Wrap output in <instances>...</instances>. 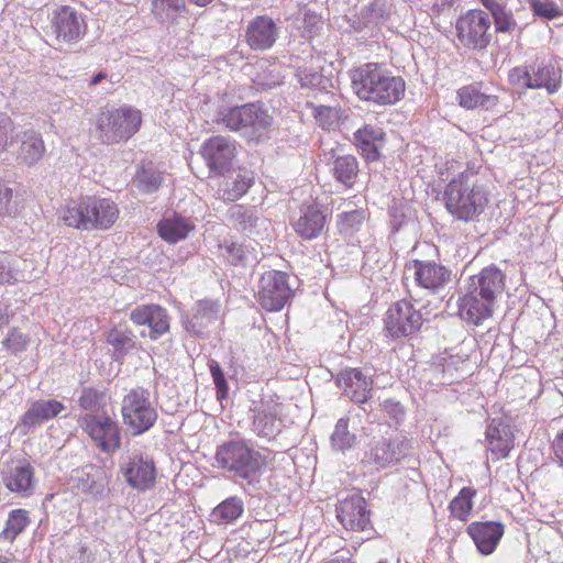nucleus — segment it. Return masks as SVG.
Wrapping results in <instances>:
<instances>
[{"instance_id": "nucleus-1", "label": "nucleus", "mask_w": 563, "mask_h": 563, "mask_svg": "<svg viewBox=\"0 0 563 563\" xmlns=\"http://www.w3.org/2000/svg\"><path fill=\"white\" fill-rule=\"evenodd\" d=\"M443 201L446 211L455 220L471 222L484 212L488 203V192L478 184L475 173L464 170L445 186Z\"/></svg>"}, {"instance_id": "nucleus-2", "label": "nucleus", "mask_w": 563, "mask_h": 563, "mask_svg": "<svg viewBox=\"0 0 563 563\" xmlns=\"http://www.w3.org/2000/svg\"><path fill=\"white\" fill-rule=\"evenodd\" d=\"M352 88L363 100L394 104L405 93V80L377 64H365L351 73Z\"/></svg>"}, {"instance_id": "nucleus-3", "label": "nucleus", "mask_w": 563, "mask_h": 563, "mask_svg": "<svg viewBox=\"0 0 563 563\" xmlns=\"http://www.w3.org/2000/svg\"><path fill=\"white\" fill-rule=\"evenodd\" d=\"M266 463L265 456L242 439L222 443L214 456V466L253 487L260 484Z\"/></svg>"}, {"instance_id": "nucleus-4", "label": "nucleus", "mask_w": 563, "mask_h": 563, "mask_svg": "<svg viewBox=\"0 0 563 563\" xmlns=\"http://www.w3.org/2000/svg\"><path fill=\"white\" fill-rule=\"evenodd\" d=\"M214 121L249 141L260 142L266 137L273 117L261 103H246L220 108Z\"/></svg>"}, {"instance_id": "nucleus-5", "label": "nucleus", "mask_w": 563, "mask_h": 563, "mask_svg": "<svg viewBox=\"0 0 563 563\" xmlns=\"http://www.w3.org/2000/svg\"><path fill=\"white\" fill-rule=\"evenodd\" d=\"M141 124L142 113L133 107L106 110L96 120L97 137L107 145L126 142L140 130Z\"/></svg>"}, {"instance_id": "nucleus-6", "label": "nucleus", "mask_w": 563, "mask_h": 563, "mask_svg": "<svg viewBox=\"0 0 563 563\" xmlns=\"http://www.w3.org/2000/svg\"><path fill=\"white\" fill-rule=\"evenodd\" d=\"M121 415L132 435L150 430L157 420V410L152 405L150 391L143 387L132 388L122 399Z\"/></svg>"}, {"instance_id": "nucleus-7", "label": "nucleus", "mask_w": 563, "mask_h": 563, "mask_svg": "<svg viewBox=\"0 0 563 563\" xmlns=\"http://www.w3.org/2000/svg\"><path fill=\"white\" fill-rule=\"evenodd\" d=\"M422 323L421 312L410 301L400 300L386 311L384 332L390 339H400L419 331Z\"/></svg>"}, {"instance_id": "nucleus-8", "label": "nucleus", "mask_w": 563, "mask_h": 563, "mask_svg": "<svg viewBox=\"0 0 563 563\" xmlns=\"http://www.w3.org/2000/svg\"><path fill=\"white\" fill-rule=\"evenodd\" d=\"M292 295L287 274L279 271L265 272L258 282L257 300L267 311H279Z\"/></svg>"}, {"instance_id": "nucleus-9", "label": "nucleus", "mask_w": 563, "mask_h": 563, "mask_svg": "<svg viewBox=\"0 0 563 563\" xmlns=\"http://www.w3.org/2000/svg\"><path fill=\"white\" fill-rule=\"evenodd\" d=\"M490 20L482 10H471L456 22L459 41L467 48L483 49L492 38Z\"/></svg>"}, {"instance_id": "nucleus-10", "label": "nucleus", "mask_w": 563, "mask_h": 563, "mask_svg": "<svg viewBox=\"0 0 563 563\" xmlns=\"http://www.w3.org/2000/svg\"><path fill=\"white\" fill-rule=\"evenodd\" d=\"M84 431L103 452H114L121 445L120 428L108 415L86 413L78 420Z\"/></svg>"}, {"instance_id": "nucleus-11", "label": "nucleus", "mask_w": 563, "mask_h": 563, "mask_svg": "<svg viewBox=\"0 0 563 563\" xmlns=\"http://www.w3.org/2000/svg\"><path fill=\"white\" fill-rule=\"evenodd\" d=\"M200 153L209 168V173L220 176L231 169L236 155V145L230 137L222 135L211 136L203 142Z\"/></svg>"}, {"instance_id": "nucleus-12", "label": "nucleus", "mask_w": 563, "mask_h": 563, "mask_svg": "<svg viewBox=\"0 0 563 563\" xmlns=\"http://www.w3.org/2000/svg\"><path fill=\"white\" fill-rule=\"evenodd\" d=\"M336 518L345 530L367 534L373 530L366 501L360 495H352L340 500L336 505Z\"/></svg>"}, {"instance_id": "nucleus-13", "label": "nucleus", "mask_w": 563, "mask_h": 563, "mask_svg": "<svg viewBox=\"0 0 563 563\" xmlns=\"http://www.w3.org/2000/svg\"><path fill=\"white\" fill-rule=\"evenodd\" d=\"M130 320L135 325H146L147 336L152 341L158 340L169 331L170 317L165 308L156 303L139 305L130 312Z\"/></svg>"}, {"instance_id": "nucleus-14", "label": "nucleus", "mask_w": 563, "mask_h": 563, "mask_svg": "<svg viewBox=\"0 0 563 563\" xmlns=\"http://www.w3.org/2000/svg\"><path fill=\"white\" fill-rule=\"evenodd\" d=\"M406 267L413 271L417 285L431 292H437L451 282V271L433 261L413 260Z\"/></svg>"}, {"instance_id": "nucleus-15", "label": "nucleus", "mask_w": 563, "mask_h": 563, "mask_svg": "<svg viewBox=\"0 0 563 563\" xmlns=\"http://www.w3.org/2000/svg\"><path fill=\"white\" fill-rule=\"evenodd\" d=\"M251 410L253 412L251 430L258 438L272 440L282 432L283 421L279 417L278 404L260 401L254 404Z\"/></svg>"}, {"instance_id": "nucleus-16", "label": "nucleus", "mask_w": 563, "mask_h": 563, "mask_svg": "<svg viewBox=\"0 0 563 563\" xmlns=\"http://www.w3.org/2000/svg\"><path fill=\"white\" fill-rule=\"evenodd\" d=\"M52 27L57 40L70 43L84 35L86 23L74 8L65 5L54 11Z\"/></svg>"}, {"instance_id": "nucleus-17", "label": "nucleus", "mask_w": 563, "mask_h": 563, "mask_svg": "<svg viewBox=\"0 0 563 563\" xmlns=\"http://www.w3.org/2000/svg\"><path fill=\"white\" fill-rule=\"evenodd\" d=\"M2 481L11 493L30 497L36 487L35 470L26 460H19L3 472Z\"/></svg>"}, {"instance_id": "nucleus-18", "label": "nucleus", "mask_w": 563, "mask_h": 563, "mask_svg": "<svg viewBox=\"0 0 563 563\" xmlns=\"http://www.w3.org/2000/svg\"><path fill=\"white\" fill-rule=\"evenodd\" d=\"M410 450V441L404 434L398 433L389 440L380 439L374 441L369 457L378 467H385L407 456Z\"/></svg>"}, {"instance_id": "nucleus-19", "label": "nucleus", "mask_w": 563, "mask_h": 563, "mask_svg": "<svg viewBox=\"0 0 563 563\" xmlns=\"http://www.w3.org/2000/svg\"><path fill=\"white\" fill-rule=\"evenodd\" d=\"M495 305L496 302L479 296L471 286H467L466 294L457 300L459 316L471 324L479 325L492 317Z\"/></svg>"}, {"instance_id": "nucleus-20", "label": "nucleus", "mask_w": 563, "mask_h": 563, "mask_svg": "<svg viewBox=\"0 0 563 563\" xmlns=\"http://www.w3.org/2000/svg\"><path fill=\"white\" fill-rule=\"evenodd\" d=\"M468 286L479 296L496 302L505 291L506 275L497 266L489 265L481 269L478 274L473 275L470 278Z\"/></svg>"}, {"instance_id": "nucleus-21", "label": "nucleus", "mask_w": 563, "mask_h": 563, "mask_svg": "<svg viewBox=\"0 0 563 563\" xmlns=\"http://www.w3.org/2000/svg\"><path fill=\"white\" fill-rule=\"evenodd\" d=\"M466 532L479 553L489 555L504 536L505 527L499 521H474L467 526Z\"/></svg>"}, {"instance_id": "nucleus-22", "label": "nucleus", "mask_w": 563, "mask_h": 563, "mask_svg": "<svg viewBox=\"0 0 563 563\" xmlns=\"http://www.w3.org/2000/svg\"><path fill=\"white\" fill-rule=\"evenodd\" d=\"M343 394L356 404H364L371 396L372 380L358 368L342 369L335 378Z\"/></svg>"}, {"instance_id": "nucleus-23", "label": "nucleus", "mask_w": 563, "mask_h": 563, "mask_svg": "<svg viewBox=\"0 0 563 563\" xmlns=\"http://www.w3.org/2000/svg\"><path fill=\"white\" fill-rule=\"evenodd\" d=\"M64 409L65 406L55 399H42L33 401L21 417L16 429H19L20 432L25 435L31 429L41 426L43 422L49 419L55 418Z\"/></svg>"}, {"instance_id": "nucleus-24", "label": "nucleus", "mask_w": 563, "mask_h": 563, "mask_svg": "<svg viewBox=\"0 0 563 563\" xmlns=\"http://www.w3.org/2000/svg\"><path fill=\"white\" fill-rule=\"evenodd\" d=\"M123 475L131 487L139 490L148 489L154 485L156 478L154 462L141 454L133 455L123 468Z\"/></svg>"}, {"instance_id": "nucleus-25", "label": "nucleus", "mask_w": 563, "mask_h": 563, "mask_svg": "<svg viewBox=\"0 0 563 563\" xmlns=\"http://www.w3.org/2000/svg\"><path fill=\"white\" fill-rule=\"evenodd\" d=\"M278 36V27L273 19L260 15L253 19L245 32V38L252 49L265 51L271 48Z\"/></svg>"}, {"instance_id": "nucleus-26", "label": "nucleus", "mask_w": 563, "mask_h": 563, "mask_svg": "<svg viewBox=\"0 0 563 563\" xmlns=\"http://www.w3.org/2000/svg\"><path fill=\"white\" fill-rule=\"evenodd\" d=\"M219 317V305L212 300H200L191 309L190 316L184 321L188 332L195 335H205L210 325Z\"/></svg>"}, {"instance_id": "nucleus-27", "label": "nucleus", "mask_w": 563, "mask_h": 563, "mask_svg": "<svg viewBox=\"0 0 563 563\" xmlns=\"http://www.w3.org/2000/svg\"><path fill=\"white\" fill-rule=\"evenodd\" d=\"M325 223V214L319 207L310 205L300 210V216L292 222V227L302 239L312 240L321 234Z\"/></svg>"}, {"instance_id": "nucleus-28", "label": "nucleus", "mask_w": 563, "mask_h": 563, "mask_svg": "<svg viewBox=\"0 0 563 563\" xmlns=\"http://www.w3.org/2000/svg\"><path fill=\"white\" fill-rule=\"evenodd\" d=\"M384 131L373 124H365L354 133V143L366 161L374 162L379 157V150L384 145Z\"/></svg>"}, {"instance_id": "nucleus-29", "label": "nucleus", "mask_w": 563, "mask_h": 563, "mask_svg": "<svg viewBox=\"0 0 563 563\" xmlns=\"http://www.w3.org/2000/svg\"><path fill=\"white\" fill-rule=\"evenodd\" d=\"M89 230L109 229L119 217L118 206L110 199L89 197Z\"/></svg>"}, {"instance_id": "nucleus-30", "label": "nucleus", "mask_w": 563, "mask_h": 563, "mask_svg": "<svg viewBox=\"0 0 563 563\" xmlns=\"http://www.w3.org/2000/svg\"><path fill=\"white\" fill-rule=\"evenodd\" d=\"M488 450L496 459L506 457L512 448L509 427L500 419H493L486 429Z\"/></svg>"}, {"instance_id": "nucleus-31", "label": "nucleus", "mask_w": 563, "mask_h": 563, "mask_svg": "<svg viewBox=\"0 0 563 563\" xmlns=\"http://www.w3.org/2000/svg\"><path fill=\"white\" fill-rule=\"evenodd\" d=\"M194 228L195 225L190 219L177 213L166 214L157 224L159 236L170 244L186 239Z\"/></svg>"}, {"instance_id": "nucleus-32", "label": "nucleus", "mask_w": 563, "mask_h": 563, "mask_svg": "<svg viewBox=\"0 0 563 563\" xmlns=\"http://www.w3.org/2000/svg\"><path fill=\"white\" fill-rule=\"evenodd\" d=\"M531 89H545L549 95L555 93L562 85V70L552 63H537L533 82L526 79Z\"/></svg>"}, {"instance_id": "nucleus-33", "label": "nucleus", "mask_w": 563, "mask_h": 563, "mask_svg": "<svg viewBox=\"0 0 563 563\" xmlns=\"http://www.w3.org/2000/svg\"><path fill=\"white\" fill-rule=\"evenodd\" d=\"M89 197L68 201L60 210L59 219L68 227L89 230Z\"/></svg>"}, {"instance_id": "nucleus-34", "label": "nucleus", "mask_w": 563, "mask_h": 563, "mask_svg": "<svg viewBox=\"0 0 563 563\" xmlns=\"http://www.w3.org/2000/svg\"><path fill=\"white\" fill-rule=\"evenodd\" d=\"M20 140L19 157L27 165L37 163L45 153L42 135L34 130H25Z\"/></svg>"}, {"instance_id": "nucleus-35", "label": "nucleus", "mask_w": 563, "mask_h": 563, "mask_svg": "<svg viewBox=\"0 0 563 563\" xmlns=\"http://www.w3.org/2000/svg\"><path fill=\"white\" fill-rule=\"evenodd\" d=\"M486 10L494 18L496 32L506 33L515 30L517 23L512 12L504 0H481Z\"/></svg>"}, {"instance_id": "nucleus-36", "label": "nucleus", "mask_w": 563, "mask_h": 563, "mask_svg": "<svg viewBox=\"0 0 563 563\" xmlns=\"http://www.w3.org/2000/svg\"><path fill=\"white\" fill-rule=\"evenodd\" d=\"M459 103L465 109H490L496 106L497 98L482 92L477 87L470 85L457 91Z\"/></svg>"}, {"instance_id": "nucleus-37", "label": "nucleus", "mask_w": 563, "mask_h": 563, "mask_svg": "<svg viewBox=\"0 0 563 563\" xmlns=\"http://www.w3.org/2000/svg\"><path fill=\"white\" fill-rule=\"evenodd\" d=\"M163 181V172L152 163L143 164L136 172L133 184L144 194L155 192Z\"/></svg>"}, {"instance_id": "nucleus-38", "label": "nucleus", "mask_w": 563, "mask_h": 563, "mask_svg": "<svg viewBox=\"0 0 563 563\" xmlns=\"http://www.w3.org/2000/svg\"><path fill=\"white\" fill-rule=\"evenodd\" d=\"M244 503L238 496H231L220 503L211 512L212 521L218 525H229L242 516Z\"/></svg>"}, {"instance_id": "nucleus-39", "label": "nucleus", "mask_w": 563, "mask_h": 563, "mask_svg": "<svg viewBox=\"0 0 563 563\" xmlns=\"http://www.w3.org/2000/svg\"><path fill=\"white\" fill-rule=\"evenodd\" d=\"M333 177L347 188H351L358 174V162L352 155L339 156L332 166Z\"/></svg>"}, {"instance_id": "nucleus-40", "label": "nucleus", "mask_w": 563, "mask_h": 563, "mask_svg": "<svg viewBox=\"0 0 563 563\" xmlns=\"http://www.w3.org/2000/svg\"><path fill=\"white\" fill-rule=\"evenodd\" d=\"M108 342L113 347L117 360L124 357L135 349V336L129 329H112L108 334Z\"/></svg>"}, {"instance_id": "nucleus-41", "label": "nucleus", "mask_w": 563, "mask_h": 563, "mask_svg": "<svg viewBox=\"0 0 563 563\" xmlns=\"http://www.w3.org/2000/svg\"><path fill=\"white\" fill-rule=\"evenodd\" d=\"M475 496V489L471 487H463L457 496H455L449 504L451 516L457 520L466 521L472 514L473 498Z\"/></svg>"}, {"instance_id": "nucleus-42", "label": "nucleus", "mask_w": 563, "mask_h": 563, "mask_svg": "<svg viewBox=\"0 0 563 563\" xmlns=\"http://www.w3.org/2000/svg\"><path fill=\"white\" fill-rule=\"evenodd\" d=\"M30 525L29 512L25 509H13L9 512L5 527L0 533V538L13 542Z\"/></svg>"}, {"instance_id": "nucleus-43", "label": "nucleus", "mask_w": 563, "mask_h": 563, "mask_svg": "<svg viewBox=\"0 0 563 563\" xmlns=\"http://www.w3.org/2000/svg\"><path fill=\"white\" fill-rule=\"evenodd\" d=\"M394 10L393 0H373L363 12V21L366 26H376L384 23Z\"/></svg>"}, {"instance_id": "nucleus-44", "label": "nucleus", "mask_w": 563, "mask_h": 563, "mask_svg": "<svg viewBox=\"0 0 563 563\" xmlns=\"http://www.w3.org/2000/svg\"><path fill=\"white\" fill-rule=\"evenodd\" d=\"M185 0H153L152 10L162 23L175 21L184 11Z\"/></svg>"}, {"instance_id": "nucleus-45", "label": "nucleus", "mask_w": 563, "mask_h": 563, "mask_svg": "<svg viewBox=\"0 0 563 563\" xmlns=\"http://www.w3.org/2000/svg\"><path fill=\"white\" fill-rule=\"evenodd\" d=\"M253 185V177L238 175L232 181L223 183L219 192L224 200L234 201L245 195Z\"/></svg>"}, {"instance_id": "nucleus-46", "label": "nucleus", "mask_w": 563, "mask_h": 563, "mask_svg": "<svg viewBox=\"0 0 563 563\" xmlns=\"http://www.w3.org/2000/svg\"><path fill=\"white\" fill-rule=\"evenodd\" d=\"M19 263L18 258L0 252V285L14 284L24 278Z\"/></svg>"}, {"instance_id": "nucleus-47", "label": "nucleus", "mask_w": 563, "mask_h": 563, "mask_svg": "<svg viewBox=\"0 0 563 563\" xmlns=\"http://www.w3.org/2000/svg\"><path fill=\"white\" fill-rule=\"evenodd\" d=\"M229 214L233 223L243 231H252L258 221L256 211L242 205L231 207Z\"/></svg>"}, {"instance_id": "nucleus-48", "label": "nucleus", "mask_w": 563, "mask_h": 563, "mask_svg": "<svg viewBox=\"0 0 563 563\" xmlns=\"http://www.w3.org/2000/svg\"><path fill=\"white\" fill-rule=\"evenodd\" d=\"M20 196L5 184L0 183V217H14L20 212Z\"/></svg>"}, {"instance_id": "nucleus-49", "label": "nucleus", "mask_w": 563, "mask_h": 563, "mask_svg": "<svg viewBox=\"0 0 563 563\" xmlns=\"http://www.w3.org/2000/svg\"><path fill=\"white\" fill-rule=\"evenodd\" d=\"M347 419H339L331 435L332 446L338 451H345L354 444L355 435L347 430Z\"/></svg>"}, {"instance_id": "nucleus-50", "label": "nucleus", "mask_w": 563, "mask_h": 563, "mask_svg": "<svg viewBox=\"0 0 563 563\" xmlns=\"http://www.w3.org/2000/svg\"><path fill=\"white\" fill-rule=\"evenodd\" d=\"M537 62L533 64H525L511 68L508 73V81L511 86L518 89H531L530 84L526 82V79H530L533 82V73Z\"/></svg>"}, {"instance_id": "nucleus-51", "label": "nucleus", "mask_w": 563, "mask_h": 563, "mask_svg": "<svg viewBox=\"0 0 563 563\" xmlns=\"http://www.w3.org/2000/svg\"><path fill=\"white\" fill-rule=\"evenodd\" d=\"M341 110L338 106H312V113L317 120V122L323 128V129H332L334 128L340 118H341Z\"/></svg>"}, {"instance_id": "nucleus-52", "label": "nucleus", "mask_w": 563, "mask_h": 563, "mask_svg": "<svg viewBox=\"0 0 563 563\" xmlns=\"http://www.w3.org/2000/svg\"><path fill=\"white\" fill-rule=\"evenodd\" d=\"M365 219L362 210L344 211L338 217V227L341 233L350 235L356 231Z\"/></svg>"}, {"instance_id": "nucleus-53", "label": "nucleus", "mask_w": 563, "mask_h": 563, "mask_svg": "<svg viewBox=\"0 0 563 563\" xmlns=\"http://www.w3.org/2000/svg\"><path fill=\"white\" fill-rule=\"evenodd\" d=\"M103 394L91 387L81 390L78 402L81 409L97 411L101 406Z\"/></svg>"}, {"instance_id": "nucleus-54", "label": "nucleus", "mask_w": 563, "mask_h": 563, "mask_svg": "<svg viewBox=\"0 0 563 563\" xmlns=\"http://www.w3.org/2000/svg\"><path fill=\"white\" fill-rule=\"evenodd\" d=\"M529 4L533 14L545 20L555 19L561 14L558 5L552 1L547 0H529Z\"/></svg>"}, {"instance_id": "nucleus-55", "label": "nucleus", "mask_w": 563, "mask_h": 563, "mask_svg": "<svg viewBox=\"0 0 563 563\" xmlns=\"http://www.w3.org/2000/svg\"><path fill=\"white\" fill-rule=\"evenodd\" d=\"M29 343V336L16 329H12L8 336L2 341L3 346L14 354L25 351Z\"/></svg>"}, {"instance_id": "nucleus-56", "label": "nucleus", "mask_w": 563, "mask_h": 563, "mask_svg": "<svg viewBox=\"0 0 563 563\" xmlns=\"http://www.w3.org/2000/svg\"><path fill=\"white\" fill-rule=\"evenodd\" d=\"M81 488L84 492L92 495L99 496L104 492V478L101 472H97L95 475L90 476L87 474V479L82 481Z\"/></svg>"}, {"instance_id": "nucleus-57", "label": "nucleus", "mask_w": 563, "mask_h": 563, "mask_svg": "<svg viewBox=\"0 0 563 563\" xmlns=\"http://www.w3.org/2000/svg\"><path fill=\"white\" fill-rule=\"evenodd\" d=\"M12 132V122L9 117L0 113V151L3 150Z\"/></svg>"}, {"instance_id": "nucleus-58", "label": "nucleus", "mask_w": 563, "mask_h": 563, "mask_svg": "<svg viewBox=\"0 0 563 563\" xmlns=\"http://www.w3.org/2000/svg\"><path fill=\"white\" fill-rule=\"evenodd\" d=\"M225 250L233 264L241 263L246 258V250L242 244L231 243Z\"/></svg>"}, {"instance_id": "nucleus-59", "label": "nucleus", "mask_w": 563, "mask_h": 563, "mask_svg": "<svg viewBox=\"0 0 563 563\" xmlns=\"http://www.w3.org/2000/svg\"><path fill=\"white\" fill-rule=\"evenodd\" d=\"M383 410H385L389 416H391L395 420H400L404 418V410L401 405L394 399H386L380 404Z\"/></svg>"}, {"instance_id": "nucleus-60", "label": "nucleus", "mask_w": 563, "mask_h": 563, "mask_svg": "<svg viewBox=\"0 0 563 563\" xmlns=\"http://www.w3.org/2000/svg\"><path fill=\"white\" fill-rule=\"evenodd\" d=\"M554 457L560 466L563 467V430L556 434L552 442Z\"/></svg>"}, {"instance_id": "nucleus-61", "label": "nucleus", "mask_w": 563, "mask_h": 563, "mask_svg": "<svg viewBox=\"0 0 563 563\" xmlns=\"http://www.w3.org/2000/svg\"><path fill=\"white\" fill-rule=\"evenodd\" d=\"M209 369H210V374L212 376L214 386H218V385L227 382L224 374L217 361L211 360L209 362Z\"/></svg>"}, {"instance_id": "nucleus-62", "label": "nucleus", "mask_w": 563, "mask_h": 563, "mask_svg": "<svg viewBox=\"0 0 563 563\" xmlns=\"http://www.w3.org/2000/svg\"><path fill=\"white\" fill-rule=\"evenodd\" d=\"M216 390H217V398L219 400H223V399H227L228 398V395H229V386H228V383H223V384H220L218 386H216Z\"/></svg>"}, {"instance_id": "nucleus-63", "label": "nucleus", "mask_w": 563, "mask_h": 563, "mask_svg": "<svg viewBox=\"0 0 563 563\" xmlns=\"http://www.w3.org/2000/svg\"><path fill=\"white\" fill-rule=\"evenodd\" d=\"M305 23H307L309 26L314 27L317 24L320 23V18L311 12H306L303 16Z\"/></svg>"}, {"instance_id": "nucleus-64", "label": "nucleus", "mask_w": 563, "mask_h": 563, "mask_svg": "<svg viewBox=\"0 0 563 563\" xmlns=\"http://www.w3.org/2000/svg\"><path fill=\"white\" fill-rule=\"evenodd\" d=\"M325 563H354L350 558L349 553L338 554Z\"/></svg>"}]
</instances>
